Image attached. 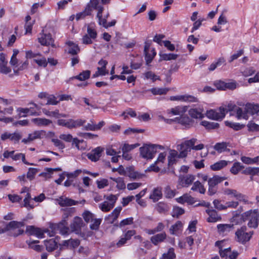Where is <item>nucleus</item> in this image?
I'll return each mask as SVG.
<instances>
[{
	"mask_svg": "<svg viewBox=\"0 0 259 259\" xmlns=\"http://www.w3.org/2000/svg\"><path fill=\"white\" fill-rule=\"evenodd\" d=\"M18 112H19L20 115L21 117H25L27 114L30 115H38L36 110L30 111V109L28 108H19L17 109Z\"/></svg>",
	"mask_w": 259,
	"mask_h": 259,
	"instance_id": "obj_32",
	"label": "nucleus"
},
{
	"mask_svg": "<svg viewBox=\"0 0 259 259\" xmlns=\"http://www.w3.org/2000/svg\"><path fill=\"white\" fill-rule=\"evenodd\" d=\"M87 34L91 37L93 39H95L97 37V33L96 30L91 26L87 27Z\"/></svg>",
	"mask_w": 259,
	"mask_h": 259,
	"instance_id": "obj_59",
	"label": "nucleus"
},
{
	"mask_svg": "<svg viewBox=\"0 0 259 259\" xmlns=\"http://www.w3.org/2000/svg\"><path fill=\"white\" fill-rule=\"evenodd\" d=\"M223 193L230 198H235L238 201H243L245 203H248L246 197L236 190L226 188L224 190Z\"/></svg>",
	"mask_w": 259,
	"mask_h": 259,
	"instance_id": "obj_8",
	"label": "nucleus"
},
{
	"mask_svg": "<svg viewBox=\"0 0 259 259\" xmlns=\"http://www.w3.org/2000/svg\"><path fill=\"white\" fill-rule=\"evenodd\" d=\"M176 200L178 203L181 204L187 202L190 204H193L195 202L194 198L188 194H185L183 196L177 198Z\"/></svg>",
	"mask_w": 259,
	"mask_h": 259,
	"instance_id": "obj_26",
	"label": "nucleus"
},
{
	"mask_svg": "<svg viewBox=\"0 0 259 259\" xmlns=\"http://www.w3.org/2000/svg\"><path fill=\"white\" fill-rule=\"evenodd\" d=\"M160 59L165 61L175 60L179 57V55L169 53V54H160Z\"/></svg>",
	"mask_w": 259,
	"mask_h": 259,
	"instance_id": "obj_42",
	"label": "nucleus"
},
{
	"mask_svg": "<svg viewBox=\"0 0 259 259\" xmlns=\"http://www.w3.org/2000/svg\"><path fill=\"white\" fill-rule=\"evenodd\" d=\"M242 173L245 175L259 176V167H247L243 171Z\"/></svg>",
	"mask_w": 259,
	"mask_h": 259,
	"instance_id": "obj_38",
	"label": "nucleus"
},
{
	"mask_svg": "<svg viewBox=\"0 0 259 259\" xmlns=\"http://www.w3.org/2000/svg\"><path fill=\"white\" fill-rule=\"evenodd\" d=\"M90 74V71L85 70L81 72L78 75L74 76V78L81 81H84L89 78Z\"/></svg>",
	"mask_w": 259,
	"mask_h": 259,
	"instance_id": "obj_51",
	"label": "nucleus"
},
{
	"mask_svg": "<svg viewBox=\"0 0 259 259\" xmlns=\"http://www.w3.org/2000/svg\"><path fill=\"white\" fill-rule=\"evenodd\" d=\"M189 114L194 118H202L203 117L202 110L201 109H191L189 111Z\"/></svg>",
	"mask_w": 259,
	"mask_h": 259,
	"instance_id": "obj_36",
	"label": "nucleus"
},
{
	"mask_svg": "<svg viewBox=\"0 0 259 259\" xmlns=\"http://www.w3.org/2000/svg\"><path fill=\"white\" fill-rule=\"evenodd\" d=\"M223 181V179L218 176H214L213 178L209 179L208 181V185L211 187H215Z\"/></svg>",
	"mask_w": 259,
	"mask_h": 259,
	"instance_id": "obj_53",
	"label": "nucleus"
},
{
	"mask_svg": "<svg viewBox=\"0 0 259 259\" xmlns=\"http://www.w3.org/2000/svg\"><path fill=\"white\" fill-rule=\"evenodd\" d=\"M164 147L158 144H145L140 148V155L147 159H152L158 150H163Z\"/></svg>",
	"mask_w": 259,
	"mask_h": 259,
	"instance_id": "obj_2",
	"label": "nucleus"
},
{
	"mask_svg": "<svg viewBox=\"0 0 259 259\" xmlns=\"http://www.w3.org/2000/svg\"><path fill=\"white\" fill-rule=\"evenodd\" d=\"M11 157L15 161H17L19 160L20 159H22V162L27 165H34L33 163H29L27 162L25 159V156L24 154L23 153H17L15 154V155H11Z\"/></svg>",
	"mask_w": 259,
	"mask_h": 259,
	"instance_id": "obj_46",
	"label": "nucleus"
},
{
	"mask_svg": "<svg viewBox=\"0 0 259 259\" xmlns=\"http://www.w3.org/2000/svg\"><path fill=\"white\" fill-rule=\"evenodd\" d=\"M162 196L161 189L156 188L153 190L152 194L150 196V198L152 199L153 202H156L162 197Z\"/></svg>",
	"mask_w": 259,
	"mask_h": 259,
	"instance_id": "obj_34",
	"label": "nucleus"
},
{
	"mask_svg": "<svg viewBox=\"0 0 259 259\" xmlns=\"http://www.w3.org/2000/svg\"><path fill=\"white\" fill-rule=\"evenodd\" d=\"M46 135V131L44 130L35 131L32 133L29 134L28 138L23 139L22 140V142L24 144L29 143L36 139H40L43 138Z\"/></svg>",
	"mask_w": 259,
	"mask_h": 259,
	"instance_id": "obj_11",
	"label": "nucleus"
},
{
	"mask_svg": "<svg viewBox=\"0 0 259 259\" xmlns=\"http://www.w3.org/2000/svg\"><path fill=\"white\" fill-rule=\"evenodd\" d=\"M110 179L115 182L116 185V188L119 190H123L125 188L126 185L124 183L123 178L118 177L117 178L110 177Z\"/></svg>",
	"mask_w": 259,
	"mask_h": 259,
	"instance_id": "obj_37",
	"label": "nucleus"
},
{
	"mask_svg": "<svg viewBox=\"0 0 259 259\" xmlns=\"http://www.w3.org/2000/svg\"><path fill=\"white\" fill-rule=\"evenodd\" d=\"M201 124L205 127V128L208 130L215 129L218 128L219 126V124L218 123L209 122L205 120L201 121Z\"/></svg>",
	"mask_w": 259,
	"mask_h": 259,
	"instance_id": "obj_48",
	"label": "nucleus"
},
{
	"mask_svg": "<svg viewBox=\"0 0 259 259\" xmlns=\"http://www.w3.org/2000/svg\"><path fill=\"white\" fill-rule=\"evenodd\" d=\"M229 146V143L227 142L217 143L215 144L213 148L218 153H222L227 150V147Z\"/></svg>",
	"mask_w": 259,
	"mask_h": 259,
	"instance_id": "obj_35",
	"label": "nucleus"
},
{
	"mask_svg": "<svg viewBox=\"0 0 259 259\" xmlns=\"http://www.w3.org/2000/svg\"><path fill=\"white\" fill-rule=\"evenodd\" d=\"M126 176L133 180H138L146 177L144 174L135 171L132 167L128 168Z\"/></svg>",
	"mask_w": 259,
	"mask_h": 259,
	"instance_id": "obj_25",
	"label": "nucleus"
},
{
	"mask_svg": "<svg viewBox=\"0 0 259 259\" xmlns=\"http://www.w3.org/2000/svg\"><path fill=\"white\" fill-rule=\"evenodd\" d=\"M177 122L185 126L187 128L190 127L193 124V121L188 116H181L178 117Z\"/></svg>",
	"mask_w": 259,
	"mask_h": 259,
	"instance_id": "obj_31",
	"label": "nucleus"
},
{
	"mask_svg": "<svg viewBox=\"0 0 259 259\" xmlns=\"http://www.w3.org/2000/svg\"><path fill=\"white\" fill-rule=\"evenodd\" d=\"M183 224L181 221H177L174 225L170 227L169 229L170 233L171 234H175L182 227Z\"/></svg>",
	"mask_w": 259,
	"mask_h": 259,
	"instance_id": "obj_52",
	"label": "nucleus"
},
{
	"mask_svg": "<svg viewBox=\"0 0 259 259\" xmlns=\"http://www.w3.org/2000/svg\"><path fill=\"white\" fill-rule=\"evenodd\" d=\"M24 223L23 222L11 221L9 222L5 227L7 231H11V233L14 237L21 235L24 233L23 228Z\"/></svg>",
	"mask_w": 259,
	"mask_h": 259,
	"instance_id": "obj_6",
	"label": "nucleus"
},
{
	"mask_svg": "<svg viewBox=\"0 0 259 259\" xmlns=\"http://www.w3.org/2000/svg\"><path fill=\"white\" fill-rule=\"evenodd\" d=\"M170 99L171 101H183L190 102H197V99L196 97L188 95L171 96L170 97Z\"/></svg>",
	"mask_w": 259,
	"mask_h": 259,
	"instance_id": "obj_15",
	"label": "nucleus"
},
{
	"mask_svg": "<svg viewBox=\"0 0 259 259\" xmlns=\"http://www.w3.org/2000/svg\"><path fill=\"white\" fill-rule=\"evenodd\" d=\"M244 222L248 221L247 226L250 228L256 229L259 224V211L258 209H250L241 214Z\"/></svg>",
	"mask_w": 259,
	"mask_h": 259,
	"instance_id": "obj_3",
	"label": "nucleus"
},
{
	"mask_svg": "<svg viewBox=\"0 0 259 259\" xmlns=\"http://www.w3.org/2000/svg\"><path fill=\"white\" fill-rule=\"evenodd\" d=\"M219 233L222 235H227L234 228L233 224H219L217 226Z\"/></svg>",
	"mask_w": 259,
	"mask_h": 259,
	"instance_id": "obj_24",
	"label": "nucleus"
},
{
	"mask_svg": "<svg viewBox=\"0 0 259 259\" xmlns=\"http://www.w3.org/2000/svg\"><path fill=\"white\" fill-rule=\"evenodd\" d=\"M244 166L239 162L234 163L233 166L230 168V172L233 175H237Z\"/></svg>",
	"mask_w": 259,
	"mask_h": 259,
	"instance_id": "obj_39",
	"label": "nucleus"
},
{
	"mask_svg": "<svg viewBox=\"0 0 259 259\" xmlns=\"http://www.w3.org/2000/svg\"><path fill=\"white\" fill-rule=\"evenodd\" d=\"M85 122V120H83L81 119H77L76 120L71 119V128H76L80 126H82L84 125Z\"/></svg>",
	"mask_w": 259,
	"mask_h": 259,
	"instance_id": "obj_56",
	"label": "nucleus"
},
{
	"mask_svg": "<svg viewBox=\"0 0 259 259\" xmlns=\"http://www.w3.org/2000/svg\"><path fill=\"white\" fill-rule=\"evenodd\" d=\"M80 242L78 239H69L63 242L64 246H67L70 248H75L79 245Z\"/></svg>",
	"mask_w": 259,
	"mask_h": 259,
	"instance_id": "obj_41",
	"label": "nucleus"
},
{
	"mask_svg": "<svg viewBox=\"0 0 259 259\" xmlns=\"http://www.w3.org/2000/svg\"><path fill=\"white\" fill-rule=\"evenodd\" d=\"M151 93L154 95H165L168 91V89L166 88H153L150 90Z\"/></svg>",
	"mask_w": 259,
	"mask_h": 259,
	"instance_id": "obj_55",
	"label": "nucleus"
},
{
	"mask_svg": "<svg viewBox=\"0 0 259 259\" xmlns=\"http://www.w3.org/2000/svg\"><path fill=\"white\" fill-rule=\"evenodd\" d=\"M38 171V169L35 168L30 167L27 173L26 177L30 181L34 179L35 175Z\"/></svg>",
	"mask_w": 259,
	"mask_h": 259,
	"instance_id": "obj_57",
	"label": "nucleus"
},
{
	"mask_svg": "<svg viewBox=\"0 0 259 259\" xmlns=\"http://www.w3.org/2000/svg\"><path fill=\"white\" fill-rule=\"evenodd\" d=\"M42 113L47 116L54 117L56 118H59V111L58 109L53 111H50L46 108L42 109Z\"/></svg>",
	"mask_w": 259,
	"mask_h": 259,
	"instance_id": "obj_50",
	"label": "nucleus"
},
{
	"mask_svg": "<svg viewBox=\"0 0 259 259\" xmlns=\"http://www.w3.org/2000/svg\"><path fill=\"white\" fill-rule=\"evenodd\" d=\"M121 209L122 208L120 206L116 207L112 212V213L109 214L105 218V220L109 221L111 224L114 223V222H115L118 218Z\"/></svg>",
	"mask_w": 259,
	"mask_h": 259,
	"instance_id": "obj_20",
	"label": "nucleus"
},
{
	"mask_svg": "<svg viewBox=\"0 0 259 259\" xmlns=\"http://www.w3.org/2000/svg\"><path fill=\"white\" fill-rule=\"evenodd\" d=\"M223 241H218L215 242V245L220 248L219 254L221 257L227 259V253H231V247H228L223 249L221 247V244Z\"/></svg>",
	"mask_w": 259,
	"mask_h": 259,
	"instance_id": "obj_30",
	"label": "nucleus"
},
{
	"mask_svg": "<svg viewBox=\"0 0 259 259\" xmlns=\"http://www.w3.org/2000/svg\"><path fill=\"white\" fill-rule=\"evenodd\" d=\"M184 209L181 207L175 206L173 208L171 215L174 218H178L179 217L184 213Z\"/></svg>",
	"mask_w": 259,
	"mask_h": 259,
	"instance_id": "obj_54",
	"label": "nucleus"
},
{
	"mask_svg": "<svg viewBox=\"0 0 259 259\" xmlns=\"http://www.w3.org/2000/svg\"><path fill=\"white\" fill-rule=\"evenodd\" d=\"M181 185L184 187H188L194 182V176L191 175H187L179 178Z\"/></svg>",
	"mask_w": 259,
	"mask_h": 259,
	"instance_id": "obj_22",
	"label": "nucleus"
},
{
	"mask_svg": "<svg viewBox=\"0 0 259 259\" xmlns=\"http://www.w3.org/2000/svg\"><path fill=\"white\" fill-rule=\"evenodd\" d=\"M230 161H226L224 160H220L213 164L210 165V168L212 170H219L226 167L229 163Z\"/></svg>",
	"mask_w": 259,
	"mask_h": 259,
	"instance_id": "obj_28",
	"label": "nucleus"
},
{
	"mask_svg": "<svg viewBox=\"0 0 259 259\" xmlns=\"http://www.w3.org/2000/svg\"><path fill=\"white\" fill-rule=\"evenodd\" d=\"M187 109L188 107L186 106H178L167 110V113L174 115L182 116L187 111Z\"/></svg>",
	"mask_w": 259,
	"mask_h": 259,
	"instance_id": "obj_16",
	"label": "nucleus"
},
{
	"mask_svg": "<svg viewBox=\"0 0 259 259\" xmlns=\"http://www.w3.org/2000/svg\"><path fill=\"white\" fill-rule=\"evenodd\" d=\"M139 146V144H136L133 145H128L124 144L122 148V151L123 153H127L128 151L134 149Z\"/></svg>",
	"mask_w": 259,
	"mask_h": 259,
	"instance_id": "obj_60",
	"label": "nucleus"
},
{
	"mask_svg": "<svg viewBox=\"0 0 259 259\" xmlns=\"http://www.w3.org/2000/svg\"><path fill=\"white\" fill-rule=\"evenodd\" d=\"M67 45V53L72 55L75 56L80 52V49L77 44H74L71 41H68L66 42Z\"/></svg>",
	"mask_w": 259,
	"mask_h": 259,
	"instance_id": "obj_19",
	"label": "nucleus"
},
{
	"mask_svg": "<svg viewBox=\"0 0 259 259\" xmlns=\"http://www.w3.org/2000/svg\"><path fill=\"white\" fill-rule=\"evenodd\" d=\"M63 214L62 215V221L58 224H54L52 226L53 228H57L60 227L61 226L64 225H67V220L69 217L71 216L74 211V209L73 208H67L63 209Z\"/></svg>",
	"mask_w": 259,
	"mask_h": 259,
	"instance_id": "obj_12",
	"label": "nucleus"
},
{
	"mask_svg": "<svg viewBox=\"0 0 259 259\" xmlns=\"http://www.w3.org/2000/svg\"><path fill=\"white\" fill-rule=\"evenodd\" d=\"M39 241L38 240H27L26 241L27 244L28 245L29 247L32 248L36 251H39L41 250V246L39 245H36V243H38Z\"/></svg>",
	"mask_w": 259,
	"mask_h": 259,
	"instance_id": "obj_49",
	"label": "nucleus"
},
{
	"mask_svg": "<svg viewBox=\"0 0 259 259\" xmlns=\"http://www.w3.org/2000/svg\"><path fill=\"white\" fill-rule=\"evenodd\" d=\"M209 215L207 221L210 223H215L221 220V217L219 215L217 212L214 209H207L205 210Z\"/></svg>",
	"mask_w": 259,
	"mask_h": 259,
	"instance_id": "obj_17",
	"label": "nucleus"
},
{
	"mask_svg": "<svg viewBox=\"0 0 259 259\" xmlns=\"http://www.w3.org/2000/svg\"><path fill=\"white\" fill-rule=\"evenodd\" d=\"M96 183L99 189H103L109 185L108 180L106 179H102L100 180H97Z\"/></svg>",
	"mask_w": 259,
	"mask_h": 259,
	"instance_id": "obj_64",
	"label": "nucleus"
},
{
	"mask_svg": "<svg viewBox=\"0 0 259 259\" xmlns=\"http://www.w3.org/2000/svg\"><path fill=\"white\" fill-rule=\"evenodd\" d=\"M99 207L102 211L108 212L113 208L114 206L112 204H111L109 201H105L99 204Z\"/></svg>",
	"mask_w": 259,
	"mask_h": 259,
	"instance_id": "obj_47",
	"label": "nucleus"
},
{
	"mask_svg": "<svg viewBox=\"0 0 259 259\" xmlns=\"http://www.w3.org/2000/svg\"><path fill=\"white\" fill-rule=\"evenodd\" d=\"M45 245L48 251H52L57 247V243L53 239L46 241Z\"/></svg>",
	"mask_w": 259,
	"mask_h": 259,
	"instance_id": "obj_43",
	"label": "nucleus"
},
{
	"mask_svg": "<svg viewBox=\"0 0 259 259\" xmlns=\"http://www.w3.org/2000/svg\"><path fill=\"white\" fill-rule=\"evenodd\" d=\"M57 200L58 204L61 206H70L78 204V201L64 196L59 197Z\"/></svg>",
	"mask_w": 259,
	"mask_h": 259,
	"instance_id": "obj_18",
	"label": "nucleus"
},
{
	"mask_svg": "<svg viewBox=\"0 0 259 259\" xmlns=\"http://www.w3.org/2000/svg\"><path fill=\"white\" fill-rule=\"evenodd\" d=\"M155 208L160 213H164L169 210L168 205L162 202L158 203L156 205Z\"/></svg>",
	"mask_w": 259,
	"mask_h": 259,
	"instance_id": "obj_40",
	"label": "nucleus"
},
{
	"mask_svg": "<svg viewBox=\"0 0 259 259\" xmlns=\"http://www.w3.org/2000/svg\"><path fill=\"white\" fill-rule=\"evenodd\" d=\"M82 216L87 223L92 222L94 217V214L88 210L84 211Z\"/></svg>",
	"mask_w": 259,
	"mask_h": 259,
	"instance_id": "obj_58",
	"label": "nucleus"
},
{
	"mask_svg": "<svg viewBox=\"0 0 259 259\" xmlns=\"http://www.w3.org/2000/svg\"><path fill=\"white\" fill-rule=\"evenodd\" d=\"M34 20H31V18L30 16L28 15L25 17V24L24 27L26 33L31 32L32 26L34 24Z\"/></svg>",
	"mask_w": 259,
	"mask_h": 259,
	"instance_id": "obj_33",
	"label": "nucleus"
},
{
	"mask_svg": "<svg viewBox=\"0 0 259 259\" xmlns=\"http://www.w3.org/2000/svg\"><path fill=\"white\" fill-rule=\"evenodd\" d=\"M166 237V235L165 233H162L156 234L151 237V241L155 245H157L159 243L163 241Z\"/></svg>",
	"mask_w": 259,
	"mask_h": 259,
	"instance_id": "obj_29",
	"label": "nucleus"
},
{
	"mask_svg": "<svg viewBox=\"0 0 259 259\" xmlns=\"http://www.w3.org/2000/svg\"><path fill=\"white\" fill-rule=\"evenodd\" d=\"M176 255L174 252V249L170 248L166 253H164L159 259H175Z\"/></svg>",
	"mask_w": 259,
	"mask_h": 259,
	"instance_id": "obj_45",
	"label": "nucleus"
},
{
	"mask_svg": "<svg viewBox=\"0 0 259 259\" xmlns=\"http://www.w3.org/2000/svg\"><path fill=\"white\" fill-rule=\"evenodd\" d=\"M100 1V0H90L85 7L87 11L91 15L93 9L96 10L102 6L99 4Z\"/></svg>",
	"mask_w": 259,
	"mask_h": 259,
	"instance_id": "obj_27",
	"label": "nucleus"
},
{
	"mask_svg": "<svg viewBox=\"0 0 259 259\" xmlns=\"http://www.w3.org/2000/svg\"><path fill=\"white\" fill-rule=\"evenodd\" d=\"M51 141L59 149L63 150L65 148L64 144L61 140L58 139L52 138Z\"/></svg>",
	"mask_w": 259,
	"mask_h": 259,
	"instance_id": "obj_62",
	"label": "nucleus"
},
{
	"mask_svg": "<svg viewBox=\"0 0 259 259\" xmlns=\"http://www.w3.org/2000/svg\"><path fill=\"white\" fill-rule=\"evenodd\" d=\"M101 219H94L92 220V223L90 225V228L92 230H97L99 229V226L101 223Z\"/></svg>",
	"mask_w": 259,
	"mask_h": 259,
	"instance_id": "obj_63",
	"label": "nucleus"
},
{
	"mask_svg": "<svg viewBox=\"0 0 259 259\" xmlns=\"http://www.w3.org/2000/svg\"><path fill=\"white\" fill-rule=\"evenodd\" d=\"M31 121L37 126H47L52 123V121L45 118H35Z\"/></svg>",
	"mask_w": 259,
	"mask_h": 259,
	"instance_id": "obj_23",
	"label": "nucleus"
},
{
	"mask_svg": "<svg viewBox=\"0 0 259 259\" xmlns=\"http://www.w3.org/2000/svg\"><path fill=\"white\" fill-rule=\"evenodd\" d=\"M247 227L243 226L238 229L235 234V240L238 243L245 245L249 241V239L247 234Z\"/></svg>",
	"mask_w": 259,
	"mask_h": 259,
	"instance_id": "obj_7",
	"label": "nucleus"
},
{
	"mask_svg": "<svg viewBox=\"0 0 259 259\" xmlns=\"http://www.w3.org/2000/svg\"><path fill=\"white\" fill-rule=\"evenodd\" d=\"M38 42L42 46H50L55 47L54 43V39L50 33H45L44 30H42V32L39 34V36L37 38Z\"/></svg>",
	"mask_w": 259,
	"mask_h": 259,
	"instance_id": "obj_9",
	"label": "nucleus"
},
{
	"mask_svg": "<svg viewBox=\"0 0 259 259\" xmlns=\"http://www.w3.org/2000/svg\"><path fill=\"white\" fill-rule=\"evenodd\" d=\"M26 232L30 235H35L39 238L44 237L43 230L39 228H36L33 226H29L26 228Z\"/></svg>",
	"mask_w": 259,
	"mask_h": 259,
	"instance_id": "obj_14",
	"label": "nucleus"
},
{
	"mask_svg": "<svg viewBox=\"0 0 259 259\" xmlns=\"http://www.w3.org/2000/svg\"><path fill=\"white\" fill-rule=\"evenodd\" d=\"M182 143L177 146V150L180 152L179 154L175 150H170L169 151V155L167 157L168 165L173 164L175 162L176 158H184L187 155V150L184 146L182 147Z\"/></svg>",
	"mask_w": 259,
	"mask_h": 259,
	"instance_id": "obj_5",
	"label": "nucleus"
},
{
	"mask_svg": "<svg viewBox=\"0 0 259 259\" xmlns=\"http://www.w3.org/2000/svg\"><path fill=\"white\" fill-rule=\"evenodd\" d=\"M83 222L81 218L75 217L73 223L70 225V228L73 232L78 233L83 226Z\"/></svg>",
	"mask_w": 259,
	"mask_h": 259,
	"instance_id": "obj_21",
	"label": "nucleus"
},
{
	"mask_svg": "<svg viewBox=\"0 0 259 259\" xmlns=\"http://www.w3.org/2000/svg\"><path fill=\"white\" fill-rule=\"evenodd\" d=\"M196 141V139L192 138L189 140L186 141L184 143H182V146H184L185 149L187 150V154H188V151H190V150L189 149L190 148L194 150H201L204 148V145L203 144H199L195 146Z\"/></svg>",
	"mask_w": 259,
	"mask_h": 259,
	"instance_id": "obj_10",
	"label": "nucleus"
},
{
	"mask_svg": "<svg viewBox=\"0 0 259 259\" xmlns=\"http://www.w3.org/2000/svg\"><path fill=\"white\" fill-rule=\"evenodd\" d=\"M57 123L59 125L64 126L70 129L71 126V119L68 120L59 119L57 121Z\"/></svg>",
	"mask_w": 259,
	"mask_h": 259,
	"instance_id": "obj_61",
	"label": "nucleus"
},
{
	"mask_svg": "<svg viewBox=\"0 0 259 259\" xmlns=\"http://www.w3.org/2000/svg\"><path fill=\"white\" fill-rule=\"evenodd\" d=\"M234 110L236 112L237 117L238 119L243 118L247 120L248 114L253 115L259 112V105L248 103L245 105L244 110L235 105Z\"/></svg>",
	"mask_w": 259,
	"mask_h": 259,
	"instance_id": "obj_1",
	"label": "nucleus"
},
{
	"mask_svg": "<svg viewBox=\"0 0 259 259\" xmlns=\"http://www.w3.org/2000/svg\"><path fill=\"white\" fill-rule=\"evenodd\" d=\"M191 190L194 191H199L201 194H204L205 192V189L201 183L197 181L194 182L193 186L191 188Z\"/></svg>",
	"mask_w": 259,
	"mask_h": 259,
	"instance_id": "obj_44",
	"label": "nucleus"
},
{
	"mask_svg": "<svg viewBox=\"0 0 259 259\" xmlns=\"http://www.w3.org/2000/svg\"><path fill=\"white\" fill-rule=\"evenodd\" d=\"M235 105L229 104L227 107H220L218 110H210L207 111L206 115L211 119L219 120H222L228 111L234 110Z\"/></svg>",
	"mask_w": 259,
	"mask_h": 259,
	"instance_id": "obj_4",
	"label": "nucleus"
},
{
	"mask_svg": "<svg viewBox=\"0 0 259 259\" xmlns=\"http://www.w3.org/2000/svg\"><path fill=\"white\" fill-rule=\"evenodd\" d=\"M103 150L104 149L103 148L98 147L89 153L87 154V157L92 161H97L101 156V154Z\"/></svg>",
	"mask_w": 259,
	"mask_h": 259,
	"instance_id": "obj_13",
	"label": "nucleus"
}]
</instances>
